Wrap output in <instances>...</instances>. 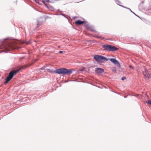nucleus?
I'll use <instances>...</instances> for the list:
<instances>
[{"mask_svg":"<svg viewBox=\"0 0 151 151\" xmlns=\"http://www.w3.org/2000/svg\"><path fill=\"white\" fill-rule=\"evenodd\" d=\"M54 72L58 74L69 75L72 73V70L62 68L56 70Z\"/></svg>","mask_w":151,"mask_h":151,"instance_id":"1","label":"nucleus"},{"mask_svg":"<svg viewBox=\"0 0 151 151\" xmlns=\"http://www.w3.org/2000/svg\"><path fill=\"white\" fill-rule=\"evenodd\" d=\"M104 50L107 51H114L117 50L118 48L116 47L109 45H105L102 46Z\"/></svg>","mask_w":151,"mask_h":151,"instance_id":"2","label":"nucleus"},{"mask_svg":"<svg viewBox=\"0 0 151 151\" xmlns=\"http://www.w3.org/2000/svg\"><path fill=\"white\" fill-rule=\"evenodd\" d=\"M144 78L146 81H148L151 78V72L145 68L142 70Z\"/></svg>","mask_w":151,"mask_h":151,"instance_id":"3","label":"nucleus"},{"mask_svg":"<svg viewBox=\"0 0 151 151\" xmlns=\"http://www.w3.org/2000/svg\"><path fill=\"white\" fill-rule=\"evenodd\" d=\"M94 59L96 61L101 62L107 61L108 60L107 58L104 56L98 55H95L94 57Z\"/></svg>","mask_w":151,"mask_h":151,"instance_id":"4","label":"nucleus"},{"mask_svg":"<svg viewBox=\"0 0 151 151\" xmlns=\"http://www.w3.org/2000/svg\"><path fill=\"white\" fill-rule=\"evenodd\" d=\"M14 75V74H13L12 72L10 71L6 78V81L4 82V83L5 84H7L12 78Z\"/></svg>","mask_w":151,"mask_h":151,"instance_id":"5","label":"nucleus"},{"mask_svg":"<svg viewBox=\"0 0 151 151\" xmlns=\"http://www.w3.org/2000/svg\"><path fill=\"white\" fill-rule=\"evenodd\" d=\"M110 61L115 65H117L118 67L120 68L121 65L119 62L114 58H111L110 59Z\"/></svg>","mask_w":151,"mask_h":151,"instance_id":"6","label":"nucleus"},{"mask_svg":"<svg viewBox=\"0 0 151 151\" xmlns=\"http://www.w3.org/2000/svg\"><path fill=\"white\" fill-rule=\"evenodd\" d=\"M85 27L87 29L90 30L92 32H94L95 30L93 26H92L90 25L88 23H85Z\"/></svg>","mask_w":151,"mask_h":151,"instance_id":"7","label":"nucleus"},{"mask_svg":"<svg viewBox=\"0 0 151 151\" xmlns=\"http://www.w3.org/2000/svg\"><path fill=\"white\" fill-rule=\"evenodd\" d=\"M95 72L97 73H103L104 72V69L99 68H96Z\"/></svg>","mask_w":151,"mask_h":151,"instance_id":"8","label":"nucleus"},{"mask_svg":"<svg viewBox=\"0 0 151 151\" xmlns=\"http://www.w3.org/2000/svg\"><path fill=\"white\" fill-rule=\"evenodd\" d=\"M84 21H81L80 20H78L76 21L75 23L76 24L81 25L84 23Z\"/></svg>","mask_w":151,"mask_h":151,"instance_id":"9","label":"nucleus"},{"mask_svg":"<svg viewBox=\"0 0 151 151\" xmlns=\"http://www.w3.org/2000/svg\"><path fill=\"white\" fill-rule=\"evenodd\" d=\"M20 70V69H18V70H17L16 71H15V70H12V71H11L12 72V73L13 74H14V75H15L16 73L18 72H19V70Z\"/></svg>","mask_w":151,"mask_h":151,"instance_id":"10","label":"nucleus"},{"mask_svg":"<svg viewBox=\"0 0 151 151\" xmlns=\"http://www.w3.org/2000/svg\"><path fill=\"white\" fill-rule=\"evenodd\" d=\"M115 2L117 4H118V5H119V4H121V2H120V1L118 0H116V1H115Z\"/></svg>","mask_w":151,"mask_h":151,"instance_id":"11","label":"nucleus"},{"mask_svg":"<svg viewBox=\"0 0 151 151\" xmlns=\"http://www.w3.org/2000/svg\"><path fill=\"white\" fill-rule=\"evenodd\" d=\"M112 70L114 72H115L116 71V69L115 68H112Z\"/></svg>","mask_w":151,"mask_h":151,"instance_id":"12","label":"nucleus"},{"mask_svg":"<svg viewBox=\"0 0 151 151\" xmlns=\"http://www.w3.org/2000/svg\"><path fill=\"white\" fill-rule=\"evenodd\" d=\"M147 103L150 104L151 105V101L150 100H148L147 101Z\"/></svg>","mask_w":151,"mask_h":151,"instance_id":"13","label":"nucleus"},{"mask_svg":"<svg viewBox=\"0 0 151 151\" xmlns=\"http://www.w3.org/2000/svg\"><path fill=\"white\" fill-rule=\"evenodd\" d=\"M129 67L130 68H132V69H134V67H133V66H132V65H130L129 66Z\"/></svg>","mask_w":151,"mask_h":151,"instance_id":"14","label":"nucleus"},{"mask_svg":"<svg viewBox=\"0 0 151 151\" xmlns=\"http://www.w3.org/2000/svg\"><path fill=\"white\" fill-rule=\"evenodd\" d=\"M119 6H122V7H123V8H125L127 9V8H127L126 7L124 6H122V5H119Z\"/></svg>","mask_w":151,"mask_h":151,"instance_id":"15","label":"nucleus"},{"mask_svg":"<svg viewBox=\"0 0 151 151\" xmlns=\"http://www.w3.org/2000/svg\"><path fill=\"white\" fill-rule=\"evenodd\" d=\"M126 78L125 77H122V80H124V79H126Z\"/></svg>","mask_w":151,"mask_h":151,"instance_id":"16","label":"nucleus"},{"mask_svg":"<svg viewBox=\"0 0 151 151\" xmlns=\"http://www.w3.org/2000/svg\"><path fill=\"white\" fill-rule=\"evenodd\" d=\"M44 2H50V1L49 0H46L44 1Z\"/></svg>","mask_w":151,"mask_h":151,"instance_id":"17","label":"nucleus"},{"mask_svg":"<svg viewBox=\"0 0 151 151\" xmlns=\"http://www.w3.org/2000/svg\"><path fill=\"white\" fill-rule=\"evenodd\" d=\"M127 9H128L131 12H132V13L133 12L131 10L130 8H127Z\"/></svg>","mask_w":151,"mask_h":151,"instance_id":"18","label":"nucleus"},{"mask_svg":"<svg viewBox=\"0 0 151 151\" xmlns=\"http://www.w3.org/2000/svg\"><path fill=\"white\" fill-rule=\"evenodd\" d=\"M63 52V51H60L59 52V53H62Z\"/></svg>","mask_w":151,"mask_h":151,"instance_id":"19","label":"nucleus"},{"mask_svg":"<svg viewBox=\"0 0 151 151\" xmlns=\"http://www.w3.org/2000/svg\"><path fill=\"white\" fill-rule=\"evenodd\" d=\"M132 13H133L134 15H135L137 16V15L135 14V13H134V12H132Z\"/></svg>","mask_w":151,"mask_h":151,"instance_id":"20","label":"nucleus"},{"mask_svg":"<svg viewBox=\"0 0 151 151\" xmlns=\"http://www.w3.org/2000/svg\"><path fill=\"white\" fill-rule=\"evenodd\" d=\"M61 15H62V16H63V15H64V14H61Z\"/></svg>","mask_w":151,"mask_h":151,"instance_id":"21","label":"nucleus"},{"mask_svg":"<svg viewBox=\"0 0 151 151\" xmlns=\"http://www.w3.org/2000/svg\"><path fill=\"white\" fill-rule=\"evenodd\" d=\"M115 0V1H116V0Z\"/></svg>","mask_w":151,"mask_h":151,"instance_id":"22","label":"nucleus"}]
</instances>
